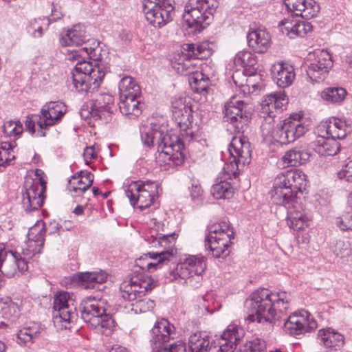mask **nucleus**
I'll return each instance as SVG.
<instances>
[{
  "label": "nucleus",
  "mask_w": 352,
  "mask_h": 352,
  "mask_svg": "<svg viewBox=\"0 0 352 352\" xmlns=\"http://www.w3.org/2000/svg\"><path fill=\"white\" fill-rule=\"evenodd\" d=\"M306 186L305 175L300 170L291 169L279 174L274 180L272 197L278 204L287 210L286 222L294 230L299 231L308 226V218L298 203V194Z\"/></svg>",
  "instance_id": "obj_1"
},
{
  "label": "nucleus",
  "mask_w": 352,
  "mask_h": 352,
  "mask_svg": "<svg viewBox=\"0 0 352 352\" xmlns=\"http://www.w3.org/2000/svg\"><path fill=\"white\" fill-rule=\"evenodd\" d=\"M291 300V294L286 292H272L264 288L257 290L246 301L249 308L247 319L258 323H274L283 317Z\"/></svg>",
  "instance_id": "obj_2"
},
{
  "label": "nucleus",
  "mask_w": 352,
  "mask_h": 352,
  "mask_svg": "<svg viewBox=\"0 0 352 352\" xmlns=\"http://www.w3.org/2000/svg\"><path fill=\"white\" fill-rule=\"evenodd\" d=\"M140 136L144 145L151 148L157 145V152L159 156L171 160L176 166L181 165L184 162V142L175 133H169L166 126L156 124L142 125L140 126Z\"/></svg>",
  "instance_id": "obj_3"
},
{
  "label": "nucleus",
  "mask_w": 352,
  "mask_h": 352,
  "mask_svg": "<svg viewBox=\"0 0 352 352\" xmlns=\"http://www.w3.org/2000/svg\"><path fill=\"white\" fill-rule=\"evenodd\" d=\"M67 58L69 60L77 61L72 72L73 85L77 91L93 94L100 85L104 76V67L98 63L85 60L81 47L67 50Z\"/></svg>",
  "instance_id": "obj_4"
},
{
  "label": "nucleus",
  "mask_w": 352,
  "mask_h": 352,
  "mask_svg": "<svg viewBox=\"0 0 352 352\" xmlns=\"http://www.w3.org/2000/svg\"><path fill=\"white\" fill-rule=\"evenodd\" d=\"M245 335L242 327L230 324L221 338L214 340L201 332L192 334L188 340L190 352H234Z\"/></svg>",
  "instance_id": "obj_5"
},
{
  "label": "nucleus",
  "mask_w": 352,
  "mask_h": 352,
  "mask_svg": "<svg viewBox=\"0 0 352 352\" xmlns=\"http://www.w3.org/2000/svg\"><path fill=\"white\" fill-rule=\"evenodd\" d=\"M218 6L217 0H188L184 19L192 32L200 33L210 24Z\"/></svg>",
  "instance_id": "obj_6"
},
{
  "label": "nucleus",
  "mask_w": 352,
  "mask_h": 352,
  "mask_svg": "<svg viewBox=\"0 0 352 352\" xmlns=\"http://www.w3.org/2000/svg\"><path fill=\"white\" fill-rule=\"evenodd\" d=\"M177 237L175 232L159 234L154 239L153 242L157 241L161 246H167L168 249L157 252H149L140 256L135 260L136 267L141 271L151 272L167 265L173 259L176 252L172 247L175 245Z\"/></svg>",
  "instance_id": "obj_7"
},
{
  "label": "nucleus",
  "mask_w": 352,
  "mask_h": 352,
  "mask_svg": "<svg viewBox=\"0 0 352 352\" xmlns=\"http://www.w3.org/2000/svg\"><path fill=\"white\" fill-rule=\"evenodd\" d=\"M66 112L65 107L59 102H50L46 103L41 109V116L31 115L26 118L25 125L26 129L32 134L36 132V125L38 126L36 135L45 137L48 127L58 123Z\"/></svg>",
  "instance_id": "obj_8"
},
{
  "label": "nucleus",
  "mask_w": 352,
  "mask_h": 352,
  "mask_svg": "<svg viewBox=\"0 0 352 352\" xmlns=\"http://www.w3.org/2000/svg\"><path fill=\"white\" fill-rule=\"evenodd\" d=\"M224 118L234 127L235 133H243L252 116V107L249 103L232 97L224 107Z\"/></svg>",
  "instance_id": "obj_9"
},
{
  "label": "nucleus",
  "mask_w": 352,
  "mask_h": 352,
  "mask_svg": "<svg viewBox=\"0 0 352 352\" xmlns=\"http://www.w3.org/2000/svg\"><path fill=\"white\" fill-rule=\"evenodd\" d=\"M302 116L292 114L282 122L277 124L273 132V138L281 144L294 142L305 134L307 126L302 122Z\"/></svg>",
  "instance_id": "obj_10"
},
{
  "label": "nucleus",
  "mask_w": 352,
  "mask_h": 352,
  "mask_svg": "<svg viewBox=\"0 0 352 352\" xmlns=\"http://www.w3.org/2000/svg\"><path fill=\"white\" fill-rule=\"evenodd\" d=\"M142 6L147 21L155 28L173 20L174 8L169 0H144Z\"/></svg>",
  "instance_id": "obj_11"
},
{
  "label": "nucleus",
  "mask_w": 352,
  "mask_h": 352,
  "mask_svg": "<svg viewBox=\"0 0 352 352\" xmlns=\"http://www.w3.org/2000/svg\"><path fill=\"white\" fill-rule=\"evenodd\" d=\"M158 184L155 182L146 181L139 184H131L125 190L126 196L130 200L133 206L138 205V208L142 211L148 208L157 194Z\"/></svg>",
  "instance_id": "obj_12"
},
{
  "label": "nucleus",
  "mask_w": 352,
  "mask_h": 352,
  "mask_svg": "<svg viewBox=\"0 0 352 352\" xmlns=\"http://www.w3.org/2000/svg\"><path fill=\"white\" fill-rule=\"evenodd\" d=\"M229 153L232 158L226 169L236 177L239 171L251 162L250 144L245 138H233L229 146Z\"/></svg>",
  "instance_id": "obj_13"
},
{
  "label": "nucleus",
  "mask_w": 352,
  "mask_h": 352,
  "mask_svg": "<svg viewBox=\"0 0 352 352\" xmlns=\"http://www.w3.org/2000/svg\"><path fill=\"white\" fill-rule=\"evenodd\" d=\"M45 191L46 182L44 180L27 179L22 192L21 204L24 210L28 212L38 210L43 204Z\"/></svg>",
  "instance_id": "obj_14"
},
{
  "label": "nucleus",
  "mask_w": 352,
  "mask_h": 352,
  "mask_svg": "<svg viewBox=\"0 0 352 352\" xmlns=\"http://www.w3.org/2000/svg\"><path fill=\"white\" fill-rule=\"evenodd\" d=\"M53 318L54 322L76 323L78 319L76 308L69 293L60 292L54 298Z\"/></svg>",
  "instance_id": "obj_15"
},
{
  "label": "nucleus",
  "mask_w": 352,
  "mask_h": 352,
  "mask_svg": "<svg viewBox=\"0 0 352 352\" xmlns=\"http://www.w3.org/2000/svg\"><path fill=\"white\" fill-rule=\"evenodd\" d=\"M107 302L104 299H96L88 296L84 298L79 306L81 318L91 327H96L98 324V317L108 311Z\"/></svg>",
  "instance_id": "obj_16"
},
{
  "label": "nucleus",
  "mask_w": 352,
  "mask_h": 352,
  "mask_svg": "<svg viewBox=\"0 0 352 352\" xmlns=\"http://www.w3.org/2000/svg\"><path fill=\"white\" fill-rule=\"evenodd\" d=\"M314 59L306 70L311 82H320L324 79L326 74L333 66L331 56L327 50H316L314 52Z\"/></svg>",
  "instance_id": "obj_17"
},
{
  "label": "nucleus",
  "mask_w": 352,
  "mask_h": 352,
  "mask_svg": "<svg viewBox=\"0 0 352 352\" xmlns=\"http://www.w3.org/2000/svg\"><path fill=\"white\" fill-rule=\"evenodd\" d=\"M318 324L311 315L305 310L299 314L295 312L285 321V331L290 335L298 336L311 332L317 328Z\"/></svg>",
  "instance_id": "obj_18"
},
{
  "label": "nucleus",
  "mask_w": 352,
  "mask_h": 352,
  "mask_svg": "<svg viewBox=\"0 0 352 352\" xmlns=\"http://www.w3.org/2000/svg\"><path fill=\"white\" fill-rule=\"evenodd\" d=\"M175 333V327L166 319L157 321L151 329L150 342L154 349H164L165 345L169 342L172 335Z\"/></svg>",
  "instance_id": "obj_19"
},
{
  "label": "nucleus",
  "mask_w": 352,
  "mask_h": 352,
  "mask_svg": "<svg viewBox=\"0 0 352 352\" xmlns=\"http://www.w3.org/2000/svg\"><path fill=\"white\" fill-rule=\"evenodd\" d=\"M287 10H290L292 16H301L309 19L320 11L319 4L314 0H284Z\"/></svg>",
  "instance_id": "obj_20"
},
{
  "label": "nucleus",
  "mask_w": 352,
  "mask_h": 352,
  "mask_svg": "<svg viewBox=\"0 0 352 352\" xmlns=\"http://www.w3.org/2000/svg\"><path fill=\"white\" fill-rule=\"evenodd\" d=\"M206 259L204 256H190L180 264L177 268V274L182 279H187L193 276H197L201 279V276L206 269Z\"/></svg>",
  "instance_id": "obj_21"
},
{
  "label": "nucleus",
  "mask_w": 352,
  "mask_h": 352,
  "mask_svg": "<svg viewBox=\"0 0 352 352\" xmlns=\"http://www.w3.org/2000/svg\"><path fill=\"white\" fill-rule=\"evenodd\" d=\"M107 278V273L102 270L81 272L74 276V279L83 288L98 291H101L104 288L103 283L106 282Z\"/></svg>",
  "instance_id": "obj_22"
},
{
  "label": "nucleus",
  "mask_w": 352,
  "mask_h": 352,
  "mask_svg": "<svg viewBox=\"0 0 352 352\" xmlns=\"http://www.w3.org/2000/svg\"><path fill=\"white\" fill-rule=\"evenodd\" d=\"M230 239L227 237H221L208 232L205 239V248L212 252V256L215 258H224L229 254L228 250Z\"/></svg>",
  "instance_id": "obj_23"
},
{
  "label": "nucleus",
  "mask_w": 352,
  "mask_h": 352,
  "mask_svg": "<svg viewBox=\"0 0 352 352\" xmlns=\"http://www.w3.org/2000/svg\"><path fill=\"white\" fill-rule=\"evenodd\" d=\"M288 104V98L284 92L273 93L266 96L262 101L261 109L270 118L276 116L274 109L282 111Z\"/></svg>",
  "instance_id": "obj_24"
},
{
  "label": "nucleus",
  "mask_w": 352,
  "mask_h": 352,
  "mask_svg": "<svg viewBox=\"0 0 352 352\" xmlns=\"http://www.w3.org/2000/svg\"><path fill=\"white\" fill-rule=\"evenodd\" d=\"M248 46L255 52L263 54L271 45V36L265 30L258 29L249 32L247 36Z\"/></svg>",
  "instance_id": "obj_25"
},
{
  "label": "nucleus",
  "mask_w": 352,
  "mask_h": 352,
  "mask_svg": "<svg viewBox=\"0 0 352 352\" xmlns=\"http://www.w3.org/2000/svg\"><path fill=\"white\" fill-rule=\"evenodd\" d=\"M317 336L320 344L332 350L340 349L344 342L343 336L330 327L320 329Z\"/></svg>",
  "instance_id": "obj_26"
},
{
  "label": "nucleus",
  "mask_w": 352,
  "mask_h": 352,
  "mask_svg": "<svg viewBox=\"0 0 352 352\" xmlns=\"http://www.w3.org/2000/svg\"><path fill=\"white\" fill-rule=\"evenodd\" d=\"M272 78L279 87L285 88L292 85L295 78L294 68L287 64H278L274 67Z\"/></svg>",
  "instance_id": "obj_27"
},
{
  "label": "nucleus",
  "mask_w": 352,
  "mask_h": 352,
  "mask_svg": "<svg viewBox=\"0 0 352 352\" xmlns=\"http://www.w3.org/2000/svg\"><path fill=\"white\" fill-rule=\"evenodd\" d=\"M141 95L126 96V98H120L119 108L120 112L130 118L139 116L142 111Z\"/></svg>",
  "instance_id": "obj_28"
},
{
  "label": "nucleus",
  "mask_w": 352,
  "mask_h": 352,
  "mask_svg": "<svg viewBox=\"0 0 352 352\" xmlns=\"http://www.w3.org/2000/svg\"><path fill=\"white\" fill-rule=\"evenodd\" d=\"M17 252L0 249V272L8 277H13L17 272Z\"/></svg>",
  "instance_id": "obj_29"
},
{
  "label": "nucleus",
  "mask_w": 352,
  "mask_h": 352,
  "mask_svg": "<svg viewBox=\"0 0 352 352\" xmlns=\"http://www.w3.org/2000/svg\"><path fill=\"white\" fill-rule=\"evenodd\" d=\"M114 98L109 93H100L97 95L91 106V110L88 112L91 117H101L100 113L113 111Z\"/></svg>",
  "instance_id": "obj_30"
},
{
  "label": "nucleus",
  "mask_w": 352,
  "mask_h": 352,
  "mask_svg": "<svg viewBox=\"0 0 352 352\" xmlns=\"http://www.w3.org/2000/svg\"><path fill=\"white\" fill-rule=\"evenodd\" d=\"M85 41H89L87 38L82 27L80 25H74L72 29L68 30L65 34L61 36L60 42L62 45L80 47L85 43Z\"/></svg>",
  "instance_id": "obj_31"
},
{
  "label": "nucleus",
  "mask_w": 352,
  "mask_h": 352,
  "mask_svg": "<svg viewBox=\"0 0 352 352\" xmlns=\"http://www.w3.org/2000/svg\"><path fill=\"white\" fill-rule=\"evenodd\" d=\"M312 144L316 152L321 155H335L340 150L338 142L329 138V137H318L316 140L312 142Z\"/></svg>",
  "instance_id": "obj_32"
},
{
  "label": "nucleus",
  "mask_w": 352,
  "mask_h": 352,
  "mask_svg": "<svg viewBox=\"0 0 352 352\" xmlns=\"http://www.w3.org/2000/svg\"><path fill=\"white\" fill-rule=\"evenodd\" d=\"M309 157L308 152L295 148L286 152L281 160L285 166H298L307 162Z\"/></svg>",
  "instance_id": "obj_33"
},
{
  "label": "nucleus",
  "mask_w": 352,
  "mask_h": 352,
  "mask_svg": "<svg viewBox=\"0 0 352 352\" xmlns=\"http://www.w3.org/2000/svg\"><path fill=\"white\" fill-rule=\"evenodd\" d=\"M322 126L326 129V134L331 139L342 140L346 135V123L340 119L333 118L329 120V123L324 124Z\"/></svg>",
  "instance_id": "obj_34"
},
{
  "label": "nucleus",
  "mask_w": 352,
  "mask_h": 352,
  "mask_svg": "<svg viewBox=\"0 0 352 352\" xmlns=\"http://www.w3.org/2000/svg\"><path fill=\"white\" fill-rule=\"evenodd\" d=\"M120 98H126V96H140L141 90L135 80L131 76L123 77L118 85Z\"/></svg>",
  "instance_id": "obj_35"
},
{
  "label": "nucleus",
  "mask_w": 352,
  "mask_h": 352,
  "mask_svg": "<svg viewBox=\"0 0 352 352\" xmlns=\"http://www.w3.org/2000/svg\"><path fill=\"white\" fill-rule=\"evenodd\" d=\"M145 271L133 270L131 277L129 278L130 282L133 285H136L144 292L151 291L155 286L153 279L151 276L144 274Z\"/></svg>",
  "instance_id": "obj_36"
},
{
  "label": "nucleus",
  "mask_w": 352,
  "mask_h": 352,
  "mask_svg": "<svg viewBox=\"0 0 352 352\" xmlns=\"http://www.w3.org/2000/svg\"><path fill=\"white\" fill-rule=\"evenodd\" d=\"M234 193V188L230 183L226 181H221L214 184L211 188V194L217 199H230L233 197Z\"/></svg>",
  "instance_id": "obj_37"
},
{
  "label": "nucleus",
  "mask_w": 352,
  "mask_h": 352,
  "mask_svg": "<svg viewBox=\"0 0 352 352\" xmlns=\"http://www.w3.org/2000/svg\"><path fill=\"white\" fill-rule=\"evenodd\" d=\"M172 107L173 109V115L176 118L177 123L181 125L182 124H186L189 122V116L190 109L188 107L186 106L179 98L172 102Z\"/></svg>",
  "instance_id": "obj_38"
},
{
  "label": "nucleus",
  "mask_w": 352,
  "mask_h": 352,
  "mask_svg": "<svg viewBox=\"0 0 352 352\" xmlns=\"http://www.w3.org/2000/svg\"><path fill=\"white\" fill-rule=\"evenodd\" d=\"M120 291L122 292V297L129 301H133L146 294V292H143L136 285L131 283L130 279L122 284Z\"/></svg>",
  "instance_id": "obj_39"
},
{
  "label": "nucleus",
  "mask_w": 352,
  "mask_h": 352,
  "mask_svg": "<svg viewBox=\"0 0 352 352\" xmlns=\"http://www.w3.org/2000/svg\"><path fill=\"white\" fill-rule=\"evenodd\" d=\"M94 175L87 170H81L79 172L78 176H74L73 180H77L78 186L73 187L72 191L78 192L80 191L82 192L87 190L92 185L94 182Z\"/></svg>",
  "instance_id": "obj_40"
},
{
  "label": "nucleus",
  "mask_w": 352,
  "mask_h": 352,
  "mask_svg": "<svg viewBox=\"0 0 352 352\" xmlns=\"http://www.w3.org/2000/svg\"><path fill=\"white\" fill-rule=\"evenodd\" d=\"M346 95V91L342 87H328L321 92V97L330 103L342 102Z\"/></svg>",
  "instance_id": "obj_41"
},
{
  "label": "nucleus",
  "mask_w": 352,
  "mask_h": 352,
  "mask_svg": "<svg viewBox=\"0 0 352 352\" xmlns=\"http://www.w3.org/2000/svg\"><path fill=\"white\" fill-rule=\"evenodd\" d=\"M209 78L200 72H193L188 78L191 88L197 93L206 91Z\"/></svg>",
  "instance_id": "obj_42"
},
{
  "label": "nucleus",
  "mask_w": 352,
  "mask_h": 352,
  "mask_svg": "<svg viewBox=\"0 0 352 352\" xmlns=\"http://www.w3.org/2000/svg\"><path fill=\"white\" fill-rule=\"evenodd\" d=\"M234 64L245 69L254 68L257 63V57L249 51L239 52L234 57Z\"/></svg>",
  "instance_id": "obj_43"
},
{
  "label": "nucleus",
  "mask_w": 352,
  "mask_h": 352,
  "mask_svg": "<svg viewBox=\"0 0 352 352\" xmlns=\"http://www.w3.org/2000/svg\"><path fill=\"white\" fill-rule=\"evenodd\" d=\"M41 333V329L38 325L34 324L32 326H29L23 328L17 333V337L24 343L29 342H33V340L36 338Z\"/></svg>",
  "instance_id": "obj_44"
},
{
  "label": "nucleus",
  "mask_w": 352,
  "mask_h": 352,
  "mask_svg": "<svg viewBox=\"0 0 352 352\" xmlns=\"http://www.w3.org/2000/svg\"><path fill=\"white\" fill-rule=\"evenodd\" d=\"M208 232L221 237H227L230 241L234 239V232L226 222L211 226L208 228Z\"/></svg>",
  "instance_id": "obj_45"
},
{
  "label": "nucleus",
  "mask_w": 352,
  "mask_h": 352,
  "mask_svg": "<svg viewBox=\"0 0 352 352\" xmlns=\"http://www.w3.org/2000/svg\"><path fill=\"white\" fill-rule=\"evenodd\" d=\"M17 306L10 299L6 300H0V316L4 320H8L14 316L16 314Z\"/></svg>",
  "instance_id": "obj_46"
},
{
  "label": "nucleus",
  "mask_w": 352,
  "mask_h": 352,
  "mask_svg": "<svg viewBox=\"0 0 352 352\" xmlns=\"http://www.w3.org/2000/svg\"><path fill=\"white\" fill-rule=\"evenodd\" d=\"M266 349L265 342L260 338H255L246 342L241 352H263Z\"/></svg>",
  "instance_id": "obj_47"
},
{
  "label": "nucleus",
  "mask_w": 352,
  "mask_h": 352,
  "mask_svg": "<svg viewBox=\"0 0 352 352\" xmlns=\"http://www.w3.org/2000/svg\"><path fill=\"white\" fill-rule=\"evenodd\" d=\"M3 131L6 135L16 136L23 132V125L19 121H8L3 124Z\"/></svg>",
  "instance_id": "obj_48"
},
{
  "label": "nucleus",
  "mask_w": 352,
  "mask_h": 352,
  "mask_svg": "<svg viewBox=\"0 0 352 352\" xmlns=\"http://www.w3.org/2000/svg\"><path fill=\"white\" fill-rule=\"evenodd\" d=\"M313 26L307 21L297 20L294 28V38L295 36L303 37L312 31Z\"/></svg>",
  "instance_id": "obj_49"
},
{
  "label": "nucleus",
  "mask_w": 352,
  "mask_h": 352,
  "mask_svg": "<svg viewBox=\"0 0 352 352\" xmlns=\"http://www.w3.org/2000/svg\"><path fill=\"white\" fill-rule=\"evenodd\" d=\"M296 21H297V20H294L293 19L287 17L284 19L279 23L280 31L283 34H287V35H288L290 38H294V32L296 26Z\"/></svg>",
  "instance_id": "obj_50"
},
{
  "label": "nucleus",
  "mask_w": 352,
  "mask_h": 352,
  "mask_svg": "<svg viewBox=\"0 0 352 352\" xmlns=\"http://www.w3.org/2000/svg\"><path fill=\"white\" fill-rule=\"evenodd\" d=\"M337 225L342 230H352V214L347 212L337 218Z\"/></svg>",
  "instance_id": "obj_51"
},
{
  "label": "nucleus",
  "mask_w": 352,
  "mask_h": 352,
  "mask_svg": "<svg viewBox=\"0 0 352 352\" xmlns=\"http://www.w3.org/2000/svg\"><path fill=\"white\" fill-rule=\"evenodd\" d=\"M338 175L340 179L345 178L347 182H352V157L348 158V162Z\"/></svg>",
  "instance_id": "obj_52"
},
{
  "label": "nucleus",
  "mask_w": 352,
  "mask_h": 352,
  "mask_svg": "<svg viewBox=\"0 0 352 352\" xmlns=\"http://www.w3.org/2000/svg\"><path fill=\"white\" fill-rule=\"evenodd\" d=\"M98 319V324L96 328L100 327L102 329H111L113 326L114 321L107 311L102 314V316H99Z\"/></svg>",
  "instance_id": "obj_53"
},
{
  "label": "nucleus",
  "mask_w": 352,
  "mask_h": 352,
  "mask_svg": "<svg viewBox=\"0 0 352 352\" xmlns=\"http://www.w3.org/2000/svg\"><path fill=\"white\" fill-rule=\"evenodd\" d=\"M164 346L166 348V352H186V344L182 341H177L170 344L167 343Z\"/></svg>",
  "instance_id": "obj_54"
},
{
  "label": "nucleus",
  "mask_w": 352,
  "mask_h": 352,
  "mask_svg": "<svg viewBox=\"0 0 352 352\" xmlns=\"http://www.w3.org/2000/svg\"><path fill=\"white\" fill-rule=\"evenodd\" d=\"M203 190L199 184H192L190 189V195L194 201H199L202 197Z\"/></svg>",
  "instance_id": "obj_55"
},
{
  "label": "nucleus",
  "mask_w": 352,
  "mask_h": 352,
  "mask_svg": "<svg viewBox=\"0 0 352 352\" xmlns=\"http://www.w3.org/2000/svg\"><path fill=\"white\" fill-rule=\"evenodd\" d=\"M208 45V44L207 43L197 44V47H195L197 50L195 52V58L202 59L210 54Z\"/></svg>",
  "instance_id": "obj_56"
},
{
  "label": "nucleus",
  "mask_w": 352,
  "mask_h": 352,
  "mask_svg": "<svg viewBox=\"0 0 352 352\" xmlns=\"http://www.w3.org/2000/svg\"><path fill=\"white\" fill-rule=\"evenodd\" d=\"M87 42L88 41H85V43H83L85 46L81 47L82 51H83V55L85 56V58H94L96 56V43L93 41L92 45L91 46Z\"/></svg>",
  "instance_id": "obj_57"
},
{
  "label": "nucleus",
  "mask_w": 352,
  "mask_h": 352,
  "mask_svg": "<svg viewBox=\"0 0 352 352\" xmlns=\"http://www.w3.org/2000/svg\"><path fill=\"white\" fill-rule=\"evenodd\" d=\"M84 159L87 164H88L92 160L97 157V152L95 151V146H87L83 153Z\"/></svg>",
  "instance_id": "obj_58"
},
{
  "label": "nucleus",
  "mask_w": 352,
  "mask_h": 352,
  "mask_svg": "<svg viewBox=\"0 0 352 352\" xmlns=\"http://www.w3.org/2000/svg\"><path fill=\"white\" fill-rule=\"evenodd\" d=\"M136 303L142 311L152 310L155 305V302L150 299L139 300Z\"/></svg>",
  "instance_id": "obj_59"
},
{
  "label": "nucleus",
  "mask_w": 352,
  "mask_h": 352,
  "mask_svg": "<svg viewBox=\"0 0 352 352\" xmlns=\"http://www.w3.org/2000/svg\"><path fill=\"white\" fill-rule=\"evenodd\" d=\"M17 271L21 273H25L28 270V263L25 258H22L21 256L17 253Z\"/></svg>",
  "instance_id": "obj_60"
},
{
  "label": "nucleus",
  "mask_w": 352,
  "mask_h": 352,
  "mask_svg": "<svg viewBox=\"0 0 352 352\" xmlns=\"http://www.w3.org/2000/svg\"><path fill=\"white\" fill-rule=\"evenodd\" d=\"M42 28L37 26L36 23H32L28 28V32H32V34L35 38H40L42 36Z\"/></svg>",
  "instance_id": "obj_61"
},
{
  "label": "nucleus",
  "mask_w": 352,
  "mask_h": 352,
  "mask_svg": "<svg viewBox=\"0 0 352 352\" xmlns=\"http://www.w3.org/2000/svg\"><path fill=\"white\" fill-rule=\"evenodd\" d=\"M12 149L11 144L8 142H0V151L2 152L3 158H10L7 155H10L9 151Z\"/></svg>",
  "instance_id": "obj_62"
},
{
  "label": "nucleus",
  "mask_w": 352,
  "mask_h": 352,
  "mask_svg": "<svg viewBox=\"0 0 352 352\" xmlns=\"http://www.w3.org/2000/svg\"><path fill=\"white\" fill-rule=\"evenodd\" d=\"M197 47V44H194V43H186V44H184V50L187 51L188 52V54L190 56H192L195 58V52L197 51L196 50V47Z\"/></svg>",
  "instance_id": "obj_63"
},
{
  "label": "nucleus",
  "mask_w": 352,
  "mask_h": 352,
  "mask_svg": "<svg viewBox=\"0 0 352 352\" xmlns=\"http://www.w3.org/2000/svg\"><path fill=\"white\" fill-rule=\"evenodd\" d=\"M50 234L55 233V232H59V230L60 229H63V226L60 223H51L50 226Z\"/></svg>",
  "instance_id": "obj_64"
}]
</instances>
